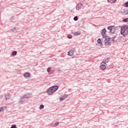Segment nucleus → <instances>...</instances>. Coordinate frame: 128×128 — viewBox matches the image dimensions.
Listing matches in <instances>:
<instances>
[{
  "instance_id": "nucleus-26",
  "label": "nucleus",
  "mask_w": 128,
  "mask_h": 128,
  "mask_svg": "<svg viewBox=\"0 0 128 128\" xmlns=\"http://www.w3.org/2000/svg\"><path fill=\"white\" fill-rule=\"evenodd\" d=\"M125 6H126V8H128V2H126L125 3Z\"/></svg>"
},
{
  "instance_id": "nucleus-19",
  "label": "nucleus",
  "mask_w": 128,
  "mask_h": 128,
  "mask_svg": "<svg viewBox=\"0 0 128 128\" xmlns=\"http://www.w3.org/2000/svg\"><path fill=\"white\" fill-rule=\"evenodd\" d=\"M122 22H128V18H126L125 19H124L122 20Z\"/></svg>"
},
{
  "instance_id": "nucleus-6",
  "label": "nucleus",
  "mask_w": 128,
  "mask_h": 128,
  "mask_svg": "<svg viewBox=\"0 0 128 128\" xmlns=\"http://www.w3.org/2000/svg\"><path fill=\"white\" fill-rule=\"evenodd\" d=\"M106 29H103L102 32V35L103 38H106L108 36H106Z\"/></svg>"
},
{
  "instance_id": "nucleus-1",
  "label": "nucleus",
  "mask_w": 128,
  "mask_h": 128,
  "mask_svg": "<svg viewBox=\"0 0 128 128\" xmlns=\"http://www.w3.org/2000/svg\"><path fill=\"white\" fill-rule=\"evenodd\" d=\"M58 90V86H53L48 89L47 94L49 96H52V94L54 92H56V90Z\"/></svg>"
},
{
  "instance_id": "nucleus-28",
  "label": "nucleus",
  "mask_w": 128,
  "mask_h": 128,
  "mask_svg": "<svg viewBox=\"0 0 128 128\" xmlns=\"http://www.w3.org/2000/svg\"><path fill=\"white\" fill-rule=\"evenodd\" d=\"M127 12H128V10H127Z\"/></svg>"
},
{
  "instance_id": "nucleus-16",
  "label": "nucleus",
  "mask_w": 128,
  "mask_h": 128,
  "mask_svg": "<svg viewBox=\"0 0 128 128\" xmlns=\"http://www.w3.org/2000/svg\"><path fill=\"white\" fill-rule=\"evenodd\" d=\"M73 34L74 36H80V32H74Z\"/></svg>"
},
{
  "instance_id": "nucleus-11",
  "label": "nucleus",
  "mask_w": 128,
  "mask_h": 128,
  "mask_svg": "<svg viewBox=\"0 0 128 128\" xmlns=\"http://www.w3.org/2000/svg\"><path fill=\"white\" fill-rule=\"evenodd\" d=\"M74 54V50H70L68 52V56H73Z\"/></svg>"
},
{
  "instance_id": "nucleus-20",
  "label": "nucleus",
  "mask_w": 128,
  "mask_h": 128,
  "mask_svg": "<svg viewBox=\"0 0 128 128\" xmlns=\"http://www.w3.org/2000/svg\"><path fill=\"white\" fill-rule=\"evenodd\" d=\"M74 20L76 21L78 20V16H76L74 18Z\"/></svg>"
},
{
  "instance_id": "nucleus-29",
  "label": "nucleus",
  "mask_w": 128,
  "mask_h": 128,
  "mask_svg": "<svg viewBox=\"0 0 128 128\" xmlns=\"http://www.w3.org/2000/svg\"><path fill=\"white\" fill-rule=\"evenodd\" d=\"M6 98V100H8V98Z\"/></svg>"
},
{
  "instance_id": "nucleus-23",
  "label": "nucleus",
  "mask_w": 128,
  "mask_h": 128,
  "mask_svg": "<svg viewBox=\"0 0 128 128\" xmlns=\"http://www.w3.org/2000/svg\"><path fill=\"white\" fill-rule=\"evenodd\" d=\"M50 70H51L50 68H47V72H50Z\"/></svg>"
},
{
  "instance_id": "nucleus-3",
  "label": "nucleus",
  "mask_w": 128,
  "mask_h": 128,
  "mask_svg": "<svg viewBox=\"0 0 128 128\" xmlns=\"http://www.w3.org/2000/svg\"><path fill=\"white\" fill-rule=\"evenodd\" d=\"M114 38H116V36L110 38L108 39V38H104L106 46H110L112 44V42H114Z\"/></svg>"
},
{
  "instance_id": "nucleus-17",
  "label": "nucleus",
  "mask_w": 128,
  "mask_h": 128,
  "mask_svg": "<svg viewBox=\"0 0 128 128\" xmlns=\"http://www.w3.org/2000/svg\"><path fill=\"white\" fill-rule=\"evenodd\" d=\"M17 54H18V52H16V51H14L12 52V56H16Z\"/></svg>"
},
{
  "instance_id": "nucleus-24",
  "label": "nucleus",
  "mask_w": 128,
  "mask_h": 128,
  "mask_svg": "<svg viewBox=\"0 0 128 128\" xmlns=\"http://www.w3.org/2000/svg\"><path fill=\"white\" fill-rule=\"evenodd\" d=\"M105 62H110V58H108L106 59Z\"/></svg>"
},
{
  "instance_id": "nucleus-18",
  "label": "nucleus",
  "mask_w": 128,
  "mask_h": 128,
  "mask_svg": "<svg viewBox=\"0 0 128 128\" xmlns=\"http://www.w3.org/2000/svg\"><path fill=\"white\" fill-rule=\"evenodd\" d=\"M67 38H72V36L70 35V34H68L67 35Z\"/></svg>"
},
{
  "instance_id": "nucleus-7",
  "label": "nucleus",
  "mask_w": 128,
  "mask_h": 128,
  "mask_svg": "<svg viewBox=\"0 0 128 128\" xmlns=\"http://www.w3.org/2000/svg\"><path fill=\"white\" fill-rule=\"evenodd\" d=\"M108 30H109L110 32L114 34V26H108Z\"/></svg>"
},
{
  "instance_id": "nucleus-4",
  "label": "nucleus",
  "mask_w": 128,
  "mask_h": 128,
  "mask_svg": "<svg viewBox=\"0 0 128 128\" xmlns=\"http://www.w3.org/2000/svg\"><path fill=\"white\" fill-rule=\"evenodd\" d=\"M30 98V95L28 94L26 95L23 96L22 97H21L19 99L18 104H23L24 100H24V98Z\"/></svg>"
},
{
  "instance_id": "nucleus-5",
  "label": "nucleus",
  "mask_w": 128,
  "mask_h": 128,
  "mask_svg": "<svg viewBox=\"0 0 128 128\" xmlns=\"http://www.w3.org/2000/svg\"><path fill=\"white\" fill-rule=\"evenodd\" d=\"M100 68L102 70H106V64L104 61H103L100 63Z\"/></svg>"
},
{
  "instance_id": "nucleus-25",
  "label": "nucleus",
  "mask_w": 128,
  "mask_h": 128,
  "mask_svg": "<svg viewBox=\"0 0 128 128\" xmlns=\"http://www.w3.org/2000/svg\"><path fill=\"white\" fill-rule=\"evenodd\" d=\"M59 124H60L59 122H56L54 126H58Z\"/></svg>"
},
{
  "instance_id": "nucleus-27",
  "label": "nucleus",
  "mask_w": 128,
  "mask_h": 128,
  "mask_svg": "<svg viewBox=\"0 0 128 128\" xmlns=\"http://www.w3.org/2000/svg\"><path fill=\"white\" fill-rule=\"evenodd\" d=\"M7 96H8V98H10V94H8Z\"/></svg>"
},
{
  "instance_id": "nucleus-9",
  "label": "nucleus",
  "mask_w": 128,
  "mask_h": 128,
  "mask_svg": "<svg viewBox=\"0 0 128 128\" xmlns=\"http://www.w3.org/2000/svg\"><path fill=\"white\" fill-rule=\"evenodd\" d=\"M68 94H64L63 96H61L60 98V102H62L64 100H66V98H68Z\"/></svg>"
},
{
  "instance_id": "nucleus-2",
  "label": "nucleus",
  "mask_w": 128,
  "mask_h": 128,
  "mask_svg": "<svg viewBox=\"0 0 128 128\" xmlns=\"http://www.w3.org/2000/svg\"><path fill=\"white\" fill-rule=\"evenodd\" d=\"M120 34L124 36H128V26L123 25L121 26Z\"/></svg>"
},
{
  "instance_id": "nucleus-14",
  "label": "nucleus",
  "mask_w": 128,
  "mask_h": 128,
  "mask_svg": "<svg viewBox=\"0 0 128 128\" xmlns=\"http://www.w3.org/2000/svg\"><path fill=\"white\" fill-rule=\"evenodd\" d=\"M18 30V28H14L12 29V32H16Z\"/></svg>"
},
{
  "instance_id": "nucleus-15",
  "label": "nucleus",
  "mask_w": 128,
  "mask_h": 128,
  "mask_svg": "<svg viewBox=\"0 0 128 128\" xmlns=\"http://www.w3.org/2000/svg\"><path fill=\"white\" fill-rule=\"evenodd\" d=\"M97 42L100 46H102V40H100V38H98Z\"/></svg>"
},
{
  "instance_id": "nucleus-10",
  "label": "nucleus",
  "mask_w": 128,
  "mask_h": 128,
  "mask_svg": "<svg viewBox=\"0 0 128 128\" xmlns=\"http://www.w3.org/2000/svg\"><path fill=\"white\" fill-rule=\"evenodd\" d=\"M30 76V72H26L24 74V77L25 78H28Z\"/></svg>"
},
{
  "instance_id": "nucleus-8",
  "label": "nucleus",
  "mask_w": 128,
  "mask_h": 128,
  "mask_svg": "<svg viewBox=\"0 0 128 128\" xmlns=\"http://www.w3.org/2000/svg\"><path fill=\"white\" fill-rule=\"evenodd\" d=\"M82 8V4L78 3L76 6V10H80Z\"/></svg>"
},
{
  "instance_id": "nucleus-21",
  "label": "nucleus",
  "mask_w": 128,
  "mask_h": 128,
  "mask_svg": "<svg viewBox=\"0 0 128 128\" xmlns=\"http://www.w3.org/2000/svg\"><path fill=\"white\" fill-rule=\"evenodd\" d=\"M44 108V104H41L40 106V108L41 110H42V108Z\"/></svg>"
},
{
  "instance_id": "nucleus-12",
  "label": "nucleus",
  "mask_w": 128,
  "mask_h": 128,
  "mask_svg": "<svg viewBox=\"0 0 128 128\" xmlns=\"http://www.w3.org/2000/svg\"><path fill=\"white\" fill-rule=\"evenodd\" d=\"M4 110H6V106L0 107V112H4Z\"/></svg>"
},
{
  "instance_id": "nucleus-22",
  "label": "nucleus",
  "mask_w": 128,
  "mask_h": 128,
  "mask_svg": "<svg viewBox=\"0 0 128 128\" xmlns=\"http://www.w3.org/2000/svg\"><path fill=\"white\" fill-rule=\"evenodd\" d=\"M10 128H16V124H13L11 126Z\"/></svg>"
},
{
  "instance_id": "nucleus-13",
  "label": "nucleus",
  "mask_w": 128,
  "mask_h": 128,
  "mask_svg": "<svg viewBox=\"0 0 128 128\" xmlns=\"http://www.w3.org/2000/svg\"><path fill=\"white\" fill-rule=\"evenodd\" d=\"M108 2H110V4H114V2H116L117 0H107Z\"/></svg>"
}]
</instances>
